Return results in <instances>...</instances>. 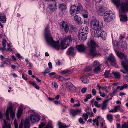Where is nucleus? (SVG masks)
I'll use <instances>...</instances> for the list:
<instances>
[{
    "label": "nucleus",
    "instance_id": "2",
    "mask_svg": "<svg viewBox=\"0 0 128 128\" xmlns=\"http://www.w3.org/2000/svg\"><path fill=\"white\" fill-rule=\"evenodd\" d=\"M104 10L101 6L99 7L98 12L99 14L102 16L104 14V21L106 22H108L114 18V14L111 11L106 12L104 14Z\"/></svg>",
    "mask_w": 128,
    "mask_h": 128
},
{
    "label": "nucleus",
    "instance_id": "42",
    "mask_svg": "<svg viewBox=\"0 0 128 128\" xmlns=\"http://www.w3.org/2000/svg\"><path fill=\"white\" fill-rule=\"evenodd\" d=\"M112 44L114 46H118L119 44V42H117L116 41H113L112 42Z\"/></svg>",
    "mask_w": 128,
    "mask_h": 128
},
{
    "label": "nucleus",
    "instance_id": "53",
    "mask_svg": "<svg viewBox=\"0 0 128 128\" xmlns=\"http://www.w3.org/2000/svg\"><path fill=\"white\" fill-rule=\"evenodd\" d=\"M94 105L96 106L98 108H99L100 106V105L98 104V102L97 101H96L94 103Z\"/></svg>",
    "mask_w": 128,
    "mask_h": 128
},
{
    "label": "nucleus",
    "instance_id": "5",
    "mask_svg": "<svg viewBox=\"0 0 128 128\" xmlns=\"http://www.w3.org/2000/svg\"><path fill=\"white\" fill-rule=\"evenodd\" d=\"M90 27L93 30H96L100 28H103V23L95 19L92 20L90 22Z\"/></svg>",
    "mask_w": 128,
    "mask_h": 128
},
{
    "label": "nucleus",
    "instance_id": "1",
    "mask_svg": "<svg viewBox=\"0 0 128 128\" xmlns=\"http://www.w3.org/2000/svg\"><path fill=\"white\" fill-rule=\"evenodd\" d=\"M49 27L47 26L44 30V36L46 43L48 46L52 47L56 49L59 48L64 49L67 48L72 42V39L70 36L66 37L62 40L61 46L59 44V41L55 42L51 36L49 30Z\"/></svg>",
    "mask_w": 128,
    "mask_h": 128
},
{
    "label": "nucleus",
    "instance_id": "25",
    "mask_svg": "<svg viewBox=\"0 0 128 128\" xmlns=\"http://www.w3.org/2000/svg\"><path fill=\"white\" fill-rule=\"evenodd\" d=\"M60 9L62 11L66 10V6L64 4H62L59 6Z\"/></svg>",
    "mask_w": 128,
    "mask_h": 128
},
{
    "label": "nucleus",
    "instance_id": "21",
    "mask_svg": "<svg viewBox=\"0 0 128 128\" xmlns=\"http://www.w3.org/2000/svg\"><path fill=\"white\" fill-rule=\"evenodd\" d=\"M66 53L68 55L72 56H73L75 54V53L74 52V49L72 47L69 48Z\"/></svg>",
    "mask_w": 128,
    "mask_h": 128
},
{
    "label": "nucleus",
    "instance_id": "22",
    "mask_svg": "<svg viewBox=\"0 0 128 128\" xmlns=\"http://www.w3.org/2000/svg\"><path fill=\"white\" fill-rule=\"evenodd\" d=\"M121 64L125 70L128 72V62L126 63L124 61H122L121 62Z\"/></svg>",
    "mask_w": 128,
    "mask_h": 128
},
{
    "label": "nucleus",
    "instance_id": "13",
    "mask_svg": "<svg viewBox=\"0 0 128 128\" xmlns=\"http://www.w3.org/2000/svg\"><path fill=\"white\" fill-rule=\"evenodd\" d=\"M108 60L110 62L112 66H114L116 65V60L114 56L112 54H111L109 56Z\"/></svg>",
    "mask_w": 128,
    "mask_h": 128
},
{
    "label": "nucleus",
    "instance_id": "17",
    "mask_svg": "<svg viewBox=\"0 0 128 128\" xmlns=\"http://www.w3.org/2000/svg\"><path fill=\"white\" fill-rule=\"evenodd\" d=\"M112 74L113 76H112V78H113L116 79H120V73L113 71L112 72Z\"/></svg>",
    "mask_w": 128,
    "mask_h": 128
},
{
    "label": "nucleus",
    "instance_id": "6",
    "mask_svg": "<svg viewBox=\"0 0 128 128\" xmlns=\"http://www.w3.org/2000/svg\"><path fill=\"white\" fill-rule=\"evenodd\" d=\"M10 113V117L12 118H14L15 116L14 112L13 110L12 107L11 106L7 108L6 112V119L8 120H10L9 118Z\"/></svg>",
    "mask_w": 128,
    "mask_h": 128
},
{
    "label": "nucleus",
    "instance_id": "45",
    "mask_svg": "<svg viewBox=\"0 0 128 128\" xmlns=\"http://www.w3.org/2000/svg\"><path fill=\"white\" fill-rule=\"evenodd\" d=\"M101 127L102 128H106V126L104 122H102L101 124Z\"/></svg>",
    "mask_w": 128,
    "mask_h": 128
},
{
    "label": "nucleus",
    "instance_id": "15",
    "mask_svg": "<svg viewBox=\"0 0 128 128\" xmlns=\"http://www.w3.org/2000/svg\"><path fill=\"white\" fill-rule=\"evenodd\" d=\"M102 28H100L94 30V36L96 37H98L101 36V33L102 30H101Z\"/></svg>",
    "mask_w": 128,
    "mask_h": 128
},
{
    "label": "nucleus",
    "instance_id": "62",
    "mask_svg": "<svg viewBox=\"0 0 128 128\" xmlns=\"http://www.w3.org/2000/svg\"><path fill=\"white\" fill-rule=\"evenodd\" d=\"M122 86L123 89L124 88H127L128 87V85L127 84H124L123 86Z\"/></svg>",
    "mask_w": 128,
    "mask_h": 128
},
{
    "label": "nucleus",
    "instance_id": "31",
    "mask_svg": "<svg viewBox=\"0 0 128 128\" xmlns=\"http://www.w3.org/2000/svg\"><path fill=\"white\" fill-rule=\"evenodd\" d=\"M58 124L59 126V128H66L68 127L65 124H62L60 122H58Z\"/></svg>",
    "mask_w": 128,
    "mask_h": 128
},
{
    "label": "nucleus",
    "instance_id": "59",
    "mask_svg": "<svg viewBox=\"0 0 128 128\" xmlns=\"http://www.w3.org/2000/svg\"><path fill=\"white\" fill-rule=\"evenodd\" d=\"M86 88H84L82 89L81 92L83 93H84L86 92Z\"/></svg>",
    "mask_w": 128,
    "mask_h": 128
},
{
    "label": "nucleus",
    "instance_id": "33",
    "mask_svg": "<svg viewBox=\"0 0 128 128\" xmlns=\"http://www.w3.org/2000/svg\"><path fill=\"white\" fill-rule=\"evenodd\" d=\"M16 119L14 120V128H18V124L17 122L16 121ZM19 128H22V123H20L19 125Z\"/></svg>",
    "mask_w": 128,
    "mask_h": 128
},
{
    "label": "nucleus",
    "instance_id": "35",
    "mask_svg": "<svg viewBox=\"0 0 128 128\" xmlns=\"http://www.w3.org/2000/svg\"><path fill=\"white\" fill-rule=\"evenodd\" d=\"M22 110L20 108L18 109L17 113L18 118H19L20 116L22 114Z\"/></svg>",
    "mask_w": 128,
    "mask_h": 128
},
{
    "label": "nucleus",
    "instance_id": "19",
    "mask_svg": "<svg viewBox=\"0 0 128 128\" xmlns=\"http://www.w3.org/2000/svg\"><path fill=\"white\" fill-rule=\"evenodd\" d=\"M88 28L87 26L84 27L83 28L80 29L79 30V32L83 33L87 35L88 32Z\"/></svg>",
    "mask_w": 128,
    "mask_h": 128
},
{
    "label": "nucleus",
    "instance_id": "50",
    "mask_svg": "<svg viewBox=\"0 0 128 128\" xmlns=\"http://www.w3.org/2000/svg\"><path fill=\"white\" fill-rule=\"evenodd\" d=\"M107 86H105L102 87L101 88L103 91H104L106 92L107 93L108 92L107 89Z\"/></svg>",
    "mask_w": 128,
    "mask_h": 128
},
{
    "label": "nucleus",
    "instance_id": "27",
    "mask_svg": "<svg viewBox=\"0 0 128 128\" xmlns=\"http://www.w3.org/2000/svg\"><path fill=\"white\" fill-rule=\"evenodd\" d=\"M110 70L108 71L106 70L105 71L104 74V76L105 77L108 78H111L112 77V76L110 74Z\"/></svg>",
    "mask_w": 128,
    "mask_h": 128
},
{
    "label": "nucleus",
    "instance_id": "39",
    "mask_svg": "<svg viewBox=\"0 0 128 128\" xmlns=\"http://www.w3.org/2000/svg\"><path fill=\"white\" fill-rule=\"evenodd\" d=\"M82 118H84V120L86 121V120L88 118V115L86 113L85 114H83L82 116Z\"/></svg>",
    "mask_w": 128,
    "mask_h": 128
},
{
    "label": "nucleus",
    "instance_id": "46",
    "mask_svg": "<svg viewBox=\"0 0 128 128\" xmlns=\"http://www.w3.org/2000/svg\"><path fill=\"white\" fill-rule=\"evenodd\" d=\"M70 71L69 70H63L61 72V73L63 74H68L70 72Z\"/></svg>",
    "mask_w": 128,
    "mask_h": 128
},
{
    "label": "nucleus",
    "instance_id": "24",
    "mask_svg": "<svg viewBox=\"0 0 128 128\" xmlns=\"http://www.w3.org/2000/svg\"><path fill=\"white\" fill-rule=\"evenodd\" d=\"M120 108L119 106H117L114 107V109H111L108 112H109L114 113L118 111V110Z\"/></svg>",
    "mask_w": 128,
    "mask_h": 128
},
{
    "label": "nucleus",
    "instance_id": "54",
    "mask_svg": "<svg viewBox=\"0 0 128 128\" xmlns=\"http://www.w3.org/2000/svg\"><path fill=\"white\" fill-rule=\"evenodd\" d=\"M99 93L100 94V96L102 97H104L106 96V94L104 93H102L101 92H99Z\"/></svg>",
    "mask_w": 128,
    "mask_h": 128
},
{
    "label": "nucleus",
    "instance_id": "47",
    "mask_svg": "<svg viewBox=\"0 0 128 128\" xmlns=\"http://www.w3.org/2000/svg\"><path fill=\"white\" fill-rule=\"evenodd\" d=\"M78 121L80 123L82 124H84L85 123V122L83 120V119L81 118H80L78 120Z\"/></svg>",
    "mask_w": 128,
    "mask_h": 128
},
{
    "label": "nucleus",
    "instance_id": "55",
    "mask_svg": "<svg viewBox=\"0 0 128 128\" xmlns=\"http://www.w3.org/2000/svg\"><path fill=\"white\" fill-rule=\"evenodd\" d=\"M16 56L18 58L20 59V58H22V57L20 55V54L18 53L16 54Z\"/></svg>",
    "mask_w": 128,
    "mask_h": 128
},
{
    "label": "nucleus",
    "instance_id": "32",
    "mask_svg": "<svg viewBox=\"0 0 128 128\" xmlns=\"http://www.w3.org/2000/svg\"><path fill=\"white\" fill-rule=\"evenodd\" d=\"M112 1L117 7H118L120 6V3L119 0H112Z\"/></svg>",
    "mask_w": 128,
    "mask_h": 128
},
{
    "label": "nucleus",
    "instance_id": "28",
    "mask_svg": "<svg viewBox=\"0 0 128 128\" xmlns=\"http://www.w3.org/2000/svg\"><path fill=\"white\" fill-rule=\"evenodd\" d=\"M4 126H3L2 128H10L11 124L10 123L7 122L5 120H4Z\"/></svg>",
    "mask_w": 128,
    "mask_h": 128
},
{
    "label": "nucleus",
    "instance_id": "4",
    "mask_svg": "<svg viewBox=\"0 0 128 128\" xmlns=\"http://www.w3.org/2000/svg\"><path fill=\"white\" fill-rule=\"evenodd\" d=\"M121 12H120V20L123 22H126L127 20V17L126 15L122 14L128 11V1L123 2L121 6Z\"/></svg>",
    "mask_w": 128,
    "mask_h": 128
},
{
    "label": "nucleus",
    "instance_id": "10",
    "mask_svg": "<svg viewBox=\"0 0 128 128\" xmlns=\"http://www.w3.org/2000/svg\"><path fill=\"white\" fill-rule=\"evenodd\" d=\"M82 112L81 109L74 110L71 109L70 110V112L72 116L74 117L80 114Z\"/></svg>",
    "mask_w": 128,
    "mask_h": 128
},
{
    "label": "nucleus",
    "instance_id": "14",
    "mask_svg": "<svg viewBox=\"0 0 128 128\" xmlns=\"http://www.w3.org/2000/svg\"><path fill=\"white\" fill-rule=\"evenodd\" d=\"M78 38L82 42H84L87 38V35L83 33L79 32L78 34Z\"/></svg>",
    "mask_w": 128,
    "mask_h": 128
},
{
    "label": "nucleus",
    "instance_id": "16",
    "mask_svg": "<svg viewBox=\"0 0 128 128\" xmlns=\"http://www.w3.org/2000/svg\"><path fill=\"white\" fill-rule=\"evenodd\" d=\"M76 7L75 6L73 5L71 6L70 10V14L71 15H73L77 14L76 13Z\"/></svg>",
    "mask_w": 128,
    "mask_h": 128
},
{
    "label": "nucleus",
    "instance_id": "43",
    "mask_svg": "<svg viewBox=\"0 0 128 128\" xmlns=\"http://www.w3.org/2000/svg\"><path fill=\"white\" fill-rule=\"evenodd\" d=\"M4 62L5 63L8 65L10 64H11L10 60L8 58H6L5 60H4Z\"/></svg>",
    "mask_w": 128,
    "mask_h": 128
},
{
    "label": "nucleus",
    "instance_id": "7",
    "mask_svg": "<svg viewBox=\"0 0 128 128\" xmlns=\"http://www.w3.org/2000/svg\"><path fill=\"white\" fill-rule=\"evenodd\" d=\"M61 29L65 33L67 32L69 30V26L68 23L66 22L62 21L60 22Z\"/></svg>",
    "mask_w": 128,
    "mask_h": 128
},
{
    "label": "nucleus",
    "instance_id": "63",
    "mask_svg": "<svg viewBox=\"0 0 128 128\" xmlns=\"http://www.w3.org/2000/svg\"><path fill=\"white\" fill-rule=\"evenodd\" d=\"M59 78H60V80L61 81H63V80H64L65 78H64L63 77V76H59Z\"/></svg>",
    "mask_w": 128,
    "mask_h": 128
},
{
    "label": "nucleus",
    "instance_id": "20",
    "mask_svg": "<svg viewBox=\"0 0 128 128\" xmlns=\"http://www.w3.org/2000/svg\"><path fill=\"white\" fill-rule=\"evenodd\" d=\"M6 17L5 15L2 13H0V21L2 23H4L6 21Z\"/></svg>",
    "mask_w": 128,
    "mask_h": 128
},
{
    "label": "nucleus",
    "instance_id": "3",
    "mask_svg": "<svg viewBox=\"0 0 128 128\" xmlns=\"http://www.w3.org/2000/svg\"><path fill=\"white\" fill-rule=\"evenodd\" d=\"M87 44L88 48L90 49L88 53L89 54L93 56L100 55L99 52L96 50L97 45L94 40L92 39L89 41Z\"/></svg>",
    "mask_w": 128,
    "mask_h": 128
},
{
    "label": "nucleus",
    "instance_id": "9",
    "mask_svg": "<svg viewBox=\"0 0 128 128\" xmlns=\"http://www.w3.org/2000/svg\"><path fill=\"white\" fill-rule=\"evenodd\" d=\"M30 119L32 122L35 123L38 122L40 119V116L38 114H30Z\"/></svg>",
    "mask_w": 128,
    "mask_h": 128
},
{
    "label": "nucleus",
    "instance_id": "11",
    "mask_svg": "<svg viewBox=\"0 0 128 128\" xmlns=\"http://www.w3.org/2000/svg\"><path fill=\"white\" fill-rule=\"evenodd\" d=\"M114 51L118 56L121 59H122L124 58L126 62H127L128 61L127 58L123 53L117 51L116 50H115Z\"/></svg>",
    "mask_w": 128,
    "mask_h": 128
},
{
    "label": "nucleus",
    "instance_id": "49",
    "mask_svg": "<svg viewBox=\"0 0 128 128\" xmlns=\"http://www.w3.org/2000/svg\"><path fill=\"white\" fill-rule=\"evenodd\" d=\"M6 40L5 39H3L2 41V45L3 47H6Z\"/></svg>",
    "mask_w": 128,
    "mask_h": 128
},
{
    "label": "nucleus",
    "instance_id": "12",
    "mask_svg": "<svg viewBox=\"0 0 128 128\" xmlns=\"http://www.w3.org/2000/svg\"><path fill=\"white\" fill-rule=\"evenodd\" d=\"M76 49L80 52H84L86 49V48L83 44L77 45L76 46Z\"/></svg>",
    "mask_w": 128,
    "mask_h": 128
},
{
    "label": "nucleus",
    "instance_id": "52",
    "mask_svg": "<svg viewBox=\"0 0 128 128\" xmlns=\"http://www.w3.org/2000/svg\"><path fill=\"white\" fill-rule=\"evenodd\" d=\"M93 68H92V66H89L88 68L86 69V71H89L92 70V69Z\"/></svg>",
    "mask_w": 128,
    "mask_h": 128
},
{
    "label": "nucleus",
    "instance_id": "40",
    "mask_svg": "<svg viewBox=\"0 0 128 128\" xmlns=\"http://www.w3.org/2000/svg\"><path fill=\"white\" fill-rule=\"evenodd\" d=\"M51 122H49L48 124L44 128H53L51 123Z\"/></svg>",
    "mask_w": 128,
    "mask_h": 128
},
{
    "label": "nucleus",
    "instance_id": "60",
    "mask_svg": "<svg viewBox=\"0 0 128 128\" xmlns=\"http://www.w3.org/2000/svg\"><path fill=\"white\" fill-rule=\"evenodd\" d=\"M0 58L2 60L3 62L4 61V60H5L6 58H4V57L2 55L0 56Z\"/></svg>",
    "mask_w": 128,
    "mask_h": 128
},
{
    "label": "nucleus",
    "instance_id": "26",
    "mask_svg": "<svg viewBox=\"0 0 128 128\" xmlns=\"http://www.w3.org/2000/svg\"><path fill=\"white\" fill-rule=\"evenodd\" d=\"M24 128H29L30 124L29 119H26L24 123Z\"/></svg>",
    "mask_w": 128,
    "mask_h": 128
},
{
    "label": "nucleus",
    "instance_id": "38",
    "mask_svg": "<svg viewBox=\"0 0 128 128\" xmlns=\"http://www.w3.org/2000/svg\"><path fill=\"white\" fill-rule=\"evenodd\" d=\"M81 79L82 82L84 83H86L88 82V80L86 78H81Z\"/></svg>",
    "mask_w": 128,
    "mask_h": 128
},
{
    "label": "nucleus",
    "instance_id": "29",
    "mask_svg": "<svg viewBox=\"0 0 128 128\" xmlns=\"http://www.w3.org/2000/svg\"><path fill=\"white\" fill-rule=\"evenodd\" d=\"M101 34L100 36L102 38L103 40H105L106 36V32L105 31L102 30Z\"/></svg>",
    "mask_w": 128,
    "mask_h": 128
},
{
    "label": "nucleus",
    "instance_id": "18",
    "mask_svg": "<svg viewBox=\"0 0 128 128\" xmlns=\"http://www.w3.org/2000/svg\"><path fill=\"white\" fill-rule=\"evenodd\" d=\"M48 7L51 11L54 12L55 10L56 6V4H51L48 5Z\"/></svg>",
    "mask_w": 128,
    "mask_h": 128
},
{
    "label": "nucleus",
    "instance_id": "23",
    "mask_svg": "<svg viewBox=\"0 0 128 128\" xmlns=\"http://www.w3.org/2000/svg\"><path fill=\"white\" fill-rule=\"evenodd\" d=\"M74 18L75 20L77 22L78 24H82V22L81 18L78 17L77 16H74Z\"/></svg>",
    "mask_w": 128,
    "mask_h": 128
},
{
    "label": "nucleus",
    "instance_id": "41",
    "mask_svg": "<svg viewBox=\"0 0 128 128\" xmlns=\"http://www.w3.org/2000/svg\"><path fill=\"white\" fill-rule=\"evenodd\" d=\"M121 128H128V122H125L122 124Z\"/></svg>",
    "mask_w": 128,
    "mask_h": 128
},
{
    "label": "nucleus",
    "instance_id": "30",
    "mask_svg": "<svg viewBox=\"0 0 128 128\" xmlns=\"http://www.w3.org/2000/svg\"><path fill=\"white\" fill-rule=\"evenodd\" d=\"M108 100H106L103 102L102 106V110H105L106 108L107 103L108 102Z\"/></svg>",
    "mask_w": 128,
    "mask_h": 128
},
{
    "label": "nucleus",
    "instance_id": "36",
    "mask_svg": "<svg viewBox=\"0 0 128 128\" xmlns=\"http://www.w3.org/2000/svg\"><path fill=\"white\" fill-rule=\"evenodd\" d=\"M76 8V14H78L79 13L80 10H81L82 9V6L81 5H80L77 6Z\"/></svg>",
    "mask_w": 128,
    "mask_h": 128
},
{
    "label": "nucleus",
    "instance_id": "8",
    "mask_svg": "<svg viewBox=\"0 0 128 128\" xmlns=\"http://www.w3.org/2000/svg\"><path fill=\"white\" fill-rule=\"evenodd\" d=\"M92 68L94 73H97L100 72V65L97 61H95L93 64Z\"/></svg>",
    "mask_w": 128,
    "mask_h": 128
},
{
    "label": "nucleus",
    "instance_id": "37",
    "mask_svg": "<svg viewBox=\"0 0 128 128\" xmlns=\"http://www.w3.org/2000/svg\"><path fill=\"white\" fill-rule=\"evenodd\" d=\"M122 46L124 50H126L127 49V44L125 42H123L122 43Z\"/></svg>",
    "mask_w": 128,
    "mask_h": 128
},
{
    "label": "nucleus",
    "instance_id": "57",
    "mask_svg": "<svg viewBox=\"0 0 128 128\" xmlns=\"http://www.w3.org/2000/svg\"><path fill=\"white\" fill-rule=\"evenodd\" d=\"M116 89L117 90L118 89L120 90H123L122 86H118L116 88Z\"/></svg>",
    "mask_w": 128,
    "mask_h": 128
},
{
    "label": "nucleus",
    "instance_id": "56",
    "mask_svg": "<svg viewBox=\"0 0 128 128\" xmlns=\"http://www.w3.org/2000/svg\"><path fill=\"white\" fill-rule=\"evenodd\" d=\"M92 92L93 95H95L96 94V92L95 89L93 88L92 90Z\"/></svg>",
    "mask_w": 128,
    "mask_h": 128
},
{
    "label": "nucleus",
    "instance_id": "34",
    "mask_svg": "<svg viewBox=\"0 0 128 128\" xmlns=\"http://www.w3.org/2000/svg\"><path fill=\"white\" fill-rule=\"evenodd\" d=\"M107 119L110 121H111L113 120V115L111 114H108L106 116Z\"/></svg>",
    "mask_w": 128,
    "mask_h": 128
},
{
    "label": "nucleus",
    "instance_id": "61",
    "mask_svg": "<svg viewBox=\"0 0 128 128\" xmlns=\"http://www.w3.org/2000/svg\"><path fill=\"white\" fill-rule=\"evenodd\" d=\"M117 90L116 89L115 90H114L112 93L110 94L111 96H112L114 94L116 93L115 92H117Z\"/></svg>",
    "mask_w": 128,
    "mask_h": 128
},
{
    "label": "nucleus",
    "instance_id": "44",
    "mask_svg": "<svg viewBox=\"0 0 128 128\" xmlns=\"http://www.w3.org/2000/svg\"><path fill=\"white\" fill-rule=\"evenodd\" d=\"M46 123L41 122L40 124L39 125V127L38 128H43L46 124Z\"/></svg>",
    "mask_w": 128,
    "mask_h": 128
},
{
    "label": "nucleus",
    "instance_id": "48",
    "mask_svg": "<svg viewBox=\"0 0 128 128\" xmlns=\"http://www.w3.org/2000/svg\"><path fill=\"white\" fill-rule=\"evenodd\" d=\"M48 68H46L44 72H42V73L44 75L50 72Z\"/></svg>",
    "mask_w": 128,
    "mask_h": 128
},
{
    "label": "nucleus",
    "instance_id": "51",
    "mask_svg": "<svg viewBox=\"0 0 128 128\" xmlns=\"http://www.w3.org/2000/svg\"><path fill=\"white\" fill-rule=\"evenodd\" d=\"M52 84L55 88H56L58 87L57 84L56 83V82H53Z\"/></svg>",
    "mask_w": 128,
    "mask_h": 128
},
{
    "label": "nucleus",
    "instance_id": "58",
    "mask_svg": "<svg viewBox=\"0 0 128 128\" xmlns=\"http://www.w3.org/2000/svg\"><path fill=\"white\" fill-rule=\"evenodd\" d=\"M22 78L23 79L25 80H26L28 79L24 75V74L23 73H22Z\"/></svg>",
    "mask_w": 128,
    "mask_h": 128
},
{
    "label": "nucleus",
    "instance_id": "64",
    "mask_svg": "<svg viewBox=\"0 0 128 128\" xmlns=\"http://www.w3.org/2000/svg\"><path fill=\"white\" fill-rule=\"evenodd\" d=\"M48 66L50 68L52 69V63L50 62H49L48 64Z\"/></svg>",
    "mask_w": 128,
    "mask_h": 128
}]
</instances>
